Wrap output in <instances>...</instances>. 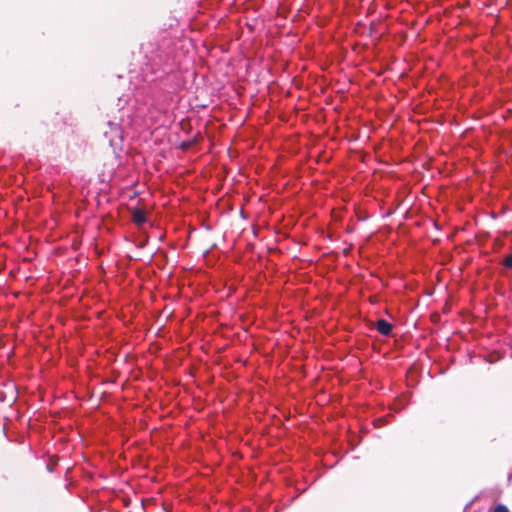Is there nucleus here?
<instances>
[{"label": "nucleus", "instance_id": "obj_2", "mask_svg": "<svg viewBox=\"0 0 512 512\" xmlns=\"http://www.w3.org/2000/svg\"><path fill=\"white\" fill-rule=\"evenodd\" d=\"M377 331L382 335H389L392 330V325L384 319H380L376 323Z\"/></svg>", "mask_w": 512, "mask_h": 512}, {"label": "nucleus", "instance_id": "obj_5", "mask_svg": "<svg viewBox=\"0 0 512 512\" xmlns=\"http://www.w3.org/2000/svg\"><path fill=\"white\" fill-rule=\"evenodd\" d=\"M504 263L508 268H512V254L506 257Z\"/></svg>", "mask_w": 512, "mask_h": 512}, {"label": "nucleus", "instance_id": "obj_3", "mask_svg": "<svg viewBox=\"0 0 512 512\" xmlns=\"http://www.w3.org/2000/svg\"><path fill=\"white\" fill-rule=\"evenodd\" d=\"M133 221L137 224V225H142L143 223L146 222V215L145 213L142 211V210H135L133 212Z\"/></svg>", "mask_w": 512, "mask_h": 512}, {"label": "nucleus", "instance_id": "obj_1", "mask_svg": "<svg viewBox=\"0 0 512 512\" xmlns=\"http://www.w3.org/2000/svg\"><path fill=\"white\" fill-rule=\"evenodd\" d=\"M109 130L104 132L114 151L122 150L123 131L119 124L108 122Z\"/></svg>", "mask_w": 512, "mask_h": 512}, {"label": "nucleus", "instance_id": "obj_4", "mask_svg": "<svg viewBox=\"0 0 512 512\" xmlns=\"http://www.w3.org/2000/svg\"><path fill=\"white\" fill-rule=\"evenodd\" d=\"M493 512H509L508 508L504 505H497Z\"/></svg>", "mask_w": 512, "mask_h": 512}]
</instances>
